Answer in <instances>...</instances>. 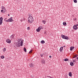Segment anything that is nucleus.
Returning <instances> with one entry per match:
<instances>
[{
	"mask_svg": "<svg viewBox=\"0 0 78 78\" xmlns=\"http://www.w3.org/2000/svg\"><path fill=\"white\" fill-rule=\"evenodd\" d=\"M74 20H76V18H75L74 19Z\"/></svg>",
	"mask_w": 78,
	"mask_h": 78,
	"instance_id": "7c9ffc66",
	"label": "nucleus"
},
{
	"mask_svg": "<svg viewBox=\"0 0 78 78\" xmlns=\"http://www.w3.org/2000/svg\"><path fill=\"white\" fill-rule=\"evenodd\" d=\"M41 44H45V41L44 40H42L41 41Z\"/></svg>",
	"mask_w": 78,
	"mask_h": 78,
	"instance_id": "dca6fc26",
	"label": "nucleus"
},
{
	"mask_svg": "<svg viewBox=\"0 0 78 78\" xmlns=\"http://www.w3.org/2000/svg\"><path fill=\"white\" fill-rule=\"evenodd\" d=\"M32 51H33V50H31L30 51V52H29V53H31L32 52Z\"/></svg>",
	"mask_w": 78,
	"mask_h": 78,
	"instance_id": "c85d7f7f",
	"label": "nucleus"
},
{
	"mask_svg": "<svg viewBox=\"0 0 78 78\" xmlns=\"http://www.w3.org/2000/svg\"><path fill=\"white\" fill-rule=\"evenodd\" d=\"M76 25V27H77V26H78V24H77Z\"/></svg>",
	"mask_w": 78,
	"mask_h": 78,
	"instance_id": "e433bc0d",
	"label": "nucleus"
},
{
	"mask_svg": "<svg viewBox=\"0 0 78 78\" xmlns=\"http://www.w3.org/2000/svg\"><path fill=\"white\" fill-rule=\"evenodd\" d=\"M1 59H4V58H5V57L4 56L2 55L1 57Z\"/></svg>",
	"mask_w": 78,
	"mask_h": 78,
	"instance_id": "412c9836",
	"label": "nucleus"
},
{
	"mask_svg": "<svg viewBox=\"0 0 78 78\" xmlns=\"http://www.w3.org/2000/svg\"><path fill=\"white\" fill-rule=\"evenodd\" d=\"M2 23H3V21H0V25H2Z\"/></svg>",
	"mask_w": 78,
	"mask_h": 78,
	"instance_id": "a878e982",
	"label": "nucleus"
},
{
	"mask_svg": "<svg viewBox=\"0 0 78 78\" xmlns=\"http://www.w3.org/2000/svg\"><path fill=\"white\" fill-rule=\"evenodd\" d=\"M70 65L71 66H73L74 65V63H73V62H71L70 63Z\"/></svg>",
	"mask_w": 78,
	"mask_h": 78,
	"instance_id": "ddd939ff",
	"label": "nucleus"
},
{
	"mask_svg": "<svg viewBox=\"0 0 78 78\" xmlns=\"http://www.w3.org/2000/svg\"><path fill=\"white\" fill-rule=\"evenodd\" d=\"M3 51H6V48H4Z\"/></svg>",
	"mask_w": 78,
	"mask_h": 78,
	"instance_id": "b1692460",
	"label": "nucleus"
},
{
	"mask_svg": "<svg viewBox=\"0 0 78 78\" xmlns=\"http://www.w3.org/2000/svg\"><path fill=\"white\" fill-rule=\"evenodd\" d=\"M24 51H25V52H27V49H26V48H24L23 49Z\"/></svg>",
	"mask_w": 78,
	"mask_h": 78,
	"instance_id": "6ab92c4d",
	"label": "nucleus"
},
{
	"mask_svg": "<svg viewBox=\"0 0 78 78\" xmlns=\"http://www.w3.org/2000/svg\"><path fill=\"white\" fill-rule=\"evenodd\" d=\"M63 47H61L60 48V51H62V50H63Z\"/></svg>",
	"mask_w": 78,
	"mask_h": 78,
	"instance_id": "2eb2a0df",
	"label": "nucleus"
},
{
	"mask_svg": "<svg viewBox=\"0 0 78 78\" xmlns=\"http://www.w3.org/2000/svg\"><path fill=\"white\" fill-rule=\"evenodd\" d=\"M22 41H23V40H22Z\"/></svg>",
	"mask_w": 78,
	"mask_h": 78,
	"instance_id": "a19ab883",
	"label": "nucleus"
},
{
	"mask_svg": "<svg viewBox=\"0 0 78 78\" xmlns=\"http://www.w3.org/2000/svg\"><path fill=\"white\" fill-rule=\"evenodd\" d=\"M76 57H77V55H75L73 57V58H75Z\"/></svg>",
	"mask_w": 78,
	"mask_h": 78,
	"instance_id": "cd10ccee",
	"label": "nucleus"
},
{
	"mask_svg": "<svg viewBox=\"0 0 78 78\" xmlns=\"http://www.w3.org/2000/svg\"><path fill=\"white\" fill-rule=\"evenodd\" d=\"M42 22H43V23H44V24H45V23H46V21H45V20H43L42 21Z\"/></svg>",
	"mask_w": 78,
	"mask_h": 78,
	"instance_id": "aec40b11",
	"label": "nucleus"
},
{
	"mask_svg": "<svg viewBox=\"0 0 78 78\" xmlns=\"http://www.w3.org/2000/svg\"><path fill=\"white\" fill-rule=\"evenodd\" d=\"M6 42L7 43H9V44H10L11 42V41L9 39H8L6 41Z\"/></svg>",
	"mask_w": 78,
	"mask_h": 78,
	"instance_id": "6e6552de",
	"label": "nucleus"
},
{
	"mask_svg": "<svg viewBox=\"0 0 78 78\" xmlns=\"http://www.w3.org/2000/svg\"><path fill=\"white\" fill-rule=\"evenodd\" d=\"M63 24L65 26H66L67 25V23H66V22H64L63 23Z\"/></svg>",
	"mask_w": 78,
	"mask_h": 78,
	"instance_id": "4468645a",
	"label": "nucleus"
},
{
	"mask_svg": "<svg viewBox=\"0 0 78 78\" xmlns=\"http://www.w3.org/2000/svg\"><path fill=\"white\" fill-rule=\"evenodd\" d=\"M69 59L68 58H66L65 59V61H68Z\"/></svg>",
	"mask_w": 78,
	"mask_h": 78,
	"instance_id": "4be33fe9",
	"label": "nucleus"
},
{
	"mask_svg": "<svg viewBox=\"0 0 78 78\" xmlns=\"http://www.w3.org/2000/svg\"><path fill=\"white\" fill-rule=\"evenodd\" d=\"M73 49H74V47L73 46L70 47V50L71 51H72Z\"/></svg>",
	"mask_w": 78,
	"mask_h": 78,
	"instance_id": "f8f14e48",
	"label": "nucleus"
},
{
	"mask_svg": "<svg viewBox=\"0 0 78 78\" xmlns=\"http://www.w3.org/2000/svg\"><path fill=\"white\" fill-rule=\"evenodd\" d=\"M73 28L74 30H76L77 29H78V27H77V26H76V25H74L73 27Z\"/></svg>",
	"mask_w": 78,
	"mask_h": 78,
	"instance_id": "423d86ee",
	"label": "nucleus"
},
{
	"mask_svg": "<svg viewBox=\"0 0 78 78\" xmlns=\"http://www.w3.org/2000/svg\"><path fill=\"white\" fill-rule=\"evenodd\" d=\"M29 16L28 18V22L29 23H32L33 22V20H34L33 17L31 15L30 16V14H29Z\"/></svg>",
	"mask_w": 78,
	"mask_h": 78,
	"instance_id": "f257e3e1",
	"label": "nucleus"
},
{
	"mask_svg": "<svg viewBox=\"0 0 78 78\" xmlns=\"http://www.w3.org/2000/svg\"><path fill=\"white\" fill-rule=\"evenodd\" d=\"M6 18L5 19V20H6Z\"/></svg>",
	"mask_w": 78,
	"mask_h": 78,
	"instance_id": "ea45409f",
	"label": "nucleus"
},
{
	"mask_svg": "<svg viewBox=\"0 0 78 78\" xmlns=\"http://www.w3.org/2000/svg\"><path fill=\"white\" fill-rule=\"evenodd\" d=\"M8 16H9V14L8 15Z\"/></svg>",
	"mask_w": 78,
	"mask_h": 78,
	"instance_id": "58836bf2",
	"label": "nucleus"
},
{
	"mask_svg": "<svg viewBox=\"0 0 78 78\" xmlns=\"http://www.w3.org/2000/svg\"><path fill=\"white\" fill-rule=\"evenodd\" d=\"M40 56L41 57H43V56H44V54H41Z\"/></svg>",
	"mask_w": 78,
	"mask_h": 78,
	"instance_id": "bb28decb",
	"label": "nucleus"
},
{
	"mask_svg": "<svg viewBox=\"0 0 78 78\" xmlns=\"http://www.w3.org/2000/svg\"><path fill=\"white\" fill-rule=\"evenodd\" d=\"M27 30H30V27H27Z\"/></svg>",
	"mask_w": 78,
	"mask_h": 78,
	"instance_id": "393cba45",
	"label": "nucleus"
},
{
	"mask_svg": "<svg viewBox=\"0 0 78 78\" xmlns=\"http://www.w3.org/2000/svg\"><path fill=\"white\" fill-rule=\"evenodd\" d=\"M3 17H1L0 18V21H2L3 22Z\"/></svg>",
	"mask_w": 78,
	"mask_h": 78,
	"instance_id": "a211bd4d",
	"label": "nucleus"
},
{
	"mask_svg": "<svg viewBox=\"0 0 78 78\" xmlns=\"http://www.w3.org/2000/svg\"><path fill=\"white\" fill-rule=\"evenodd\" d=\"M30 67H33V63H31L30 64Z\"/></svg>",
	"mask_w": 78,
	"mask_h": 78,
	"instance_id": "f3484780",
	"label": "nucleus"
},
{
	"mask_svg": "<svg viewBox=\"0 0 78 78\" xmlns=\"http://www.w3.org/2000/svg\"><path fill=\"white\" fill-rule=\"evenodd\" d=\"M64 47H66V46H63Z\"/></svg>",
	"mask_w": 78,
	"mask_h": 78,
	"instance_id": "4c0bfd02",
	"label": "nucleus"
},
{
	"mask_svg": "<svg viewBox=\"0 0 78 78\" xmlns=\"http://www.w3.org/2000/svg\"><path fill=\"white\" fill-rule=\"evenodd\" d=\"M73 2L74 3H77V0H73Z\"/></svg>",
	"mask_w": 78,
	"mask_h": 78,
	"instance_id": "5701e85b",
	"label": "nucleus"
},
{
	"mask_svg": "<svg viewBox=\"0 0 78 78\" xmlns=\"http://www.w3.org/2000/svg\"><path fill=\"white\" fill-rule=\"evenodd\" d=\"M73 62L74 63V62H75V60H73Z\"/></svg>",
	"mask_w": 78,
	"mask_h": 78,
	"instance_id": "473e14b6",
	"label": "nucleus"
},
{
	"mask_svg": "<svg viewBox=\"0 0 78 78\" xmlns=\"http://www.w3.org/2000/svg\"><path fill=\"white\" fill-rule=\"evenodd\" d=\"M14 37V35H12L10 36V39H13Z\"/></svg>",
	"mask_w": 78,
	"mask_h": 78,
	"instance_id": "1a4fd4ad",
	"label": "nucleus"
},
{
	"mask_svg": "<svg viewBox=\"0 0 78 78\" xmlns=\"http://www.w3.org/2000/svg\"><path fill=\"white\" fill-rule=\"evenodd\" d=\"M69 76H70V77H72V73L70 72L69 73Z\"/></svg>",
	"mask_w": 78,
	"mask_h": 78,
	"instance_id": "9b49d317",
	"label": "nucleus"
},
{
	"mask_svg": "<svg viewBox=\"0 0 78 78\" xmlns=\"http://www.w3.org/2000/svg\"><path fill=\"white\" fill-rule=\"evenodd\" d=\"M45 61L44 59H42L41 62L42 64H45Z\"/></svg>",
	"mask_w": 78,
	"mask_h": 78,
	"instance_id": "9d476101",
	"label": "nucleus"
},
{
	"mask_svg": "<svg viewBox=\"0 0 78 78\" xmlns=\"http://www.w3.org/2000/svg\"><path fill=\"white\" fill-rule=\"evenodd\" d=\"M51 56L50 55L49 56V58H51Z\"/></svg>",
	"mask_w": 78,
	"mask_h": 78,
	"instance_id": "72a5a7b5",
	"label": "nucleus"
},
{
	"mask_svg": "<svg viewBox=\"0 0 78 78\" xmlns=\"http://www.w3.org/2000/svg\"><path fill=\"white\" fill-rule=\"evenodd\" d=\"M12 21H13V20H12V17L8 20H5V22H12Z\"/></svg>",
	"mask_w": 78,
	"mask_h": 78,
	"instance_id": "39448f33",
	"label": "nucleus"
},
{
	"mask_svg": "<svg viewBox=\"0 0 78 78\" xmlns=\"http://www.w3.org/2000/svg\"><path fill=\"white\" fill-rule=\"evenodd\" d=\"M44 27L42 26H40L37 29H36V31L37 32H40L41 30L43 29Z\"/></svg>",
	"mask_w": 78,
	"mask_h": 78,
	"instance_id": "7ed1b4c3",
	"label": "nucleus"
},
{
	"mask_svg": "<svg viewBox=\"0 0 78 78\" xmlns=\"http://www.w3.org/2000/svg\"><path fill=\"white\" fill-rule=\"evenodd\" d=\"M3 10H1V12H3Z\"/></svg>",
	"mask_w": 78,
	"mask_h": 78,
	"instance_id": "c756f323",
	"label": "nucleus"
},
{
	"mask_svg": "<svg viewBox=\"0 0 78 78\" xmlns=\"http://www.w3.org/2000/svg\"><path fill=\"white\" fill-rule=\"evenodd\" d=\"M2 9L5 12H6V8H5V7H4V6H2Z\"/></svg>",
	"mask_w": 78,
	"mask_h": 78,
	"instance_id": "0eeeda50",
	"label": "nucleus"
},
{
	"mask_svg": "<svg viewBox=\"0 0 78 78\" xmlns=\"http://www.w3.org/2000/svg\"><path fill=\"white\" fill-rule=\"evenodd\" d=\"M49 76H47V77H48V78H49Z\"/></svg>",
	"mask_w": 78,
	"mask_h": 78,
	"instance_id": "f704fd0d",
	"label": "nucleus"
},
{
	"mask_svg": "<svg viewBox=\"0 0 78 78\" xmlns=\"http://www.w3.org/2000/svg\"><path fill=\"white\" fill-rule=\"evenodd\" d=\"M61 36L62 38L64 39H66V40H69V37L66 36L61 35Z\"/></svg>",
	"mask_w": 78,
	"mask_h": 78,
	"instance_id": "20e7f679",
	"label": "nucleus"
},
{
	"mask_svg": "<svg viewBox=\"0 0 78 78\" xmlns=\"http://www.w3.org/2000/svg\"><path fill=\"white\" fill-rule=\"evenodd\" d=\"M76 58L78 60V57H76Z\"/></svg>",
	"mask_w": 78,
	"mask_h": 78,
	"instance_id": "c9c22d12",
	"label": "nucleus"
},
{
	"mask_svg": "<svg viewBox=\"0 0 78 78\" xmlns=\"http://www.w3.org/2000/svg\"><path fill=\"white\" fill-rule=\"evenodd\" d=\"M49 78H53V77H51V76H49Z\"/></svg>",
	"mask_w": 78,
	"mask_h": 78,
	"instance_id": "2f4dec72",
	"label": "nucleus"
},
{
	"mask_svg": "<svg viewBox=\"0 0 78 78\" xmlns=\"http://www.w3.org/2000/svg\"><path fill=\"white\" fill-rule=\"evenodd\" d=\"M15 45L17 47H20L21 46H23V41L21 40L20 41H19L17 43L15 44Z\"/></svg>",
	"mask_w": 78,
	"mask_h": 78,
	"instance_id": "f03ea898",
	"label": "nucleus"
}]
</instances>
